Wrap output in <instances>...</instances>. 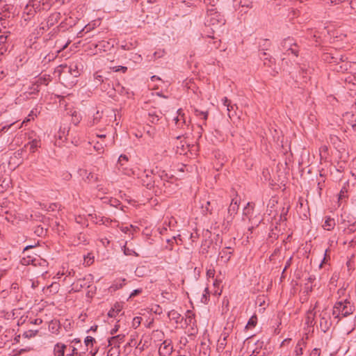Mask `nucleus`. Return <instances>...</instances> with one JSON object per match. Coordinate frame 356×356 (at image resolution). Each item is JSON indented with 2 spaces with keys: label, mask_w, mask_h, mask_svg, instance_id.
Wrapping results in <instances>:
<instances>
[{
  "label": "nucleus",
  "mask_w": 356,
  "mask_h": 356,
  "mask_svg": "<svg viewBox=\"0 0 356 356\" xmlns=\"http://www.w3.org/2000/svg\"><path fill=\"white\" fill-rule=\"evenodd\" d=\"M322 59L333 67V70L338 72H347L351 67V63L347 60V57L343 56L337 49H332L322 56Z\"/></svg>",
  "instance_id": "f257e3e1"
},
{
  "label": "nucleus",
  "mask_w": 356,
  "mask_h": 356,
  "mask_svg": "<svg viewBox=\"0 0 356 356\" xmlns=\"http://www.w3.org/2000/svg\"><path fill=\"white\" fill-rule=\"evenodd\" d=\"M207 22L213 26H222L225 24V19L216 8H212L207 10Z\"/></svg>",
  "instance_id": "f03ea898"
},
{
  "label": "nucleus",
  "mask_w": 356,
  "mask_h": 356,
  "mask_svg": "<svg viewBox=\"0 0 356 356\" xmlns=\"http://www.w3.org/2000/svg\"><path fill=\"white\" fill-rule=\"evenodd\" d=\"M92 282V275H88L83 279H78L72 284V291L74 292L80 291L84 287H90Z\"/></svg>",
  "instance_id": "7ed1b4c3"
},
{
  "label": "nucleus",
  "mask_w": 356,
  "mask_h": 356,
  "mask_svg": "<svg viewBox=\"0 0 356 356\" xmlns=\"http://www.w3.org/2000/svg\"><path fill=\"white\" fill-rule=\"evenodd\" d=\"M337 305H338L341 309L340 312H341V317H347L353 313L354 306L347 299L343 302H337Z\"/></svg>",
  "instance_id": "20e7f679"
},
{
  "label": "nucleus",
  "mask_w": 356,
  "mask_h": 356,
  "mask_svg": "<svg viewBox=\"0 0 356 356\" xmlns=\"http://www.w3.org/2000/svg\"><path fill=\"white\" fill-rule=\"evenodd\" d=\"M320 316V327L323 332H327L331 325L330 316L326 311H322L319 315Z\"/></svg>",
  "instance_id": "39448f33"
},
{
  "label": "nucleus",
  "mask_w": 356,
  "mask_h": 356,
  "mask_svg": "<svg viewBox=\"0 0 356 356\" xmlns=\"http://www.w3.org/2000/svg\"><path fill=\"white\" fill-rule=\"evenodd\" d=\"M151 173L160 181L159 187L161 186H165L166 184H168L169 186H172V181H170V179H171L172 177H169L165 171H157L156 172H154V170H152Z\"/></svg>",
  "instance_id": "423d86ee"
},
{
  "label": "nucleus",
  "mask_w": 356,
  "mask_h": 356,
  "mask_svg": "<svg viewBox=\"0 0 356 356\" xmlns=\"http://www.w3.org/2000/svg\"><path fill=\"white\" fill-rule=\"evenodd\" d=\"M142 184L147 188L151 189L154 186L159 187L160 181L158 180L157 177H155L154 175L152 177L151 175L146 174L142 179Z\"/></svg>",
  "instance_id": "0eeeda50"
},
{
  "label": "nucleus",
  "mask_w": 356,
  "mask_h": 356,
  "mask_svg": "<svg viewBox=\"0 0 356 356\" xmlns=\"http://www.w3.org/2000/svg\"><path fill=\"white\" fill-rule=\"evenodd\" d=\"M60 67L63 72H68L74 77H78L80 74L78 64L75 62L71 63L70 65H61Z\"/></svg>",
  "instance_id": "6e6552de"
},
{
  "label": "nucleus",
  "mask_w": 356,
  "mask_h": 356,
  "mask_svg": "<svg viewBox=\"0 0 356 356\" xmlns=\"http://www.w3.org/2000/svg\"><path fill=\"white\" fill-rule=\"evenodd\" d=\"M296 44L293 38L288 37L282 41L281 50L284 55H289V49H292V47L296 46Z\"/></svg>",
  "instance_id": "1a4fd4ad"
},
{
  "label": "nucleus",
  "mask_w": 356,
  "mask_h": 356,
  "mask_svg": "<svg viewBox=\"0 0 356 356\" xmlns=\"http://www.w3.org/2000/svg\"><path fill=\"white\" fill-rule=\"evenodd\" d=\"M173 346L170 340H165L161 345L159 353L161 356H170L172 352Z\"/></svg>",
  "instance_id": "9d476101"
},
{
  "label": "nucleus",
  "mask_w": 356,
  "mask_h": 356,
  "mask_svg": "<svg viewBox=\"0 0 356 356\" xmlns=\"http://www.w3.org/2000/svg\"><path fill=\"white\" fill-rule=\"evenodd\" d=\"M222 102L223 105L227 107L229 118L232 119L236 115V110L237 109V106L236 104H232L231 100L228 99L226 97L222 99Z\"/></svg>",
  "instance_id": "9b49d317"
},
{
  "label": "nucleus",
  "mask_w": 356,
  "mask_h": 356,
  "mask_svg": "<svg viewBox=\"0 0 356 356\" xmlns=\"http://www.w3.org/2000/svg\"><path fill=\"white\" fill-rule=\"evenodd\" d=\"M124 334H118L108 339V346L120 348V344L124 341Z\"/></svg>",
  "instance_id": "f8f14e48"
},
{
  "label": "nucleus",
  "mask_w": 356,
  "mask_h": 356,
  "mask_svg": "<svg viewBox=\"0 0 356 356\" xmlns=\"http://www.w3.org/2000/svg\"><path fill=\"white\" fill-rule=\"evenodd\" d=\"M128 156L125 154H121L118 159L117 167L119 170H121L124 174H129L126 164L128 163Z\"/></svg>",
  "instance_id": "ddd939ff"
},
{
  "label": "nucleus",
  "mask_w": 356,
  "mask_h": 356,
  "mask_svg": "<svg viewBox=\"0 0 356 356\" xmlns=\"http://www.w3.org/2000/svg\"><path fill=\"white\" fill-rule=\"evenodd\" d=\"M300 69L299 73H300V75H301V76H302V81L300 82V83H298V81H297V80L295 81V83H296L295 87H298V88L302 86L303 84L307 83V81L310 79V77L308 76V72H307L308 70L306 69H304L302 67H300Z\"/></svg>",
  "instance_id": "4468645a"
},
{
  "label": "nucleus",
  "mask_w": 356,
  "mask_h": 356,
  "mask_svg": "<svg viewBox=\"0 0 356 356\" xmlns=\"http://www.w3.org/2000/svg\"><path fill=\"white\" fill-rule=\"evenodd\" d=\"M233 254L231 247L225 248L219 254V258L225 263H227Z\"/></svg>",
  "instance_id": "2eb2a0df"
},
{
  "label": "nucleus",
  "mask_w": 356,
  "mask_h": 356,
  "mask_svg": "<svg viewBox=\"0 0 356 356\" xmlns=\"http://www.w3.org/2000/svg\"><path fill=\"white\" fill-rule=\"evenodd\" d=\"M162 113L160 111L152 110L148 113V120L152 124H156L161 118Z\"/></svg>",
  "instance_id": "dca6fc26"
},
{
  "label": "nucleus",
  "mask_w": 356,
  "mask_h": 356,
  "mask_svg": "<svg viewBox=\"0 0 356 356\" xmlns=\"http://www.w3.org/2000/svg\"><path fill=\"white\" fill-rule=\"evenodd\" d=\"M60 17L61 14L60 13L56 12L51 14L47 21V27L53 26L54 24L58 23L60 19Z\"/></svg>",
  "instance_id": "f3484780"
},
{
  "label": "nucleus",
  "mask_w": 356,
  "mask_h": 356,
  "mask_svg": "<svg viewBox=\"0 0 356 356\" xmlns=\"http://www.w3.org/2000/svg\"><path fill=\"white\" fill-rule=\"evenodd\" d=\"M92 45H94L95 48H97L99 51H106L110 50V49L113 47V44L110 43L108 41L102 40L99 41L97 43H92Z\"/></svg>",
  "instance_id": "a211bd4d"
},
{
  "label": "nucleus",
  "mask_w": 356,
  "mask_h": 356,
  "mask_svg": "<svg viewBox=\"0 0 356 356\" xmlns=\"http://www.w3.org/2000/svg\"><path fill=\"white\" fill-rule=\"evenodd\" d=\"M238 200L237 197L233 198L228 208V213L230 216H234L238 210Z\"/></svg>",
  "instance_id": "6ab92c4d"
},
{
  "label": "nucleus",
  "mask_w": 356,
  "mask_h": 356,
  "mask_svg": "<svg viewBox=\"0 0 356 356\" xmlns=\"http://www.w3.org/2000/svg\"><path fill=\"white\" fill-rule=\"evenodd\" d=\"M126 284V279H119L115 280V282L110 286L109 290L113 292L123 287Z\"/></svg>",
  "instance_id": "aec40b11"
},
{
  "label": "nucleus",
  "mask_w": 356,
  "mask_h": 356,
  "mask_svg": "<svg viewBox=\"0 0 356 356\" xmlns=\"http://www.w3.org/2000/svg\"><path fill=\"white\" fill-rule=\"evenodd\" d=\"M336 225V222L334 218L330 217H326L324 224L323 225V227L324 229L327 231H331L334 229Z\"/></svg>",
  "instance_id": "412c9836"
},
{
  "label": "nucleus",
  "mask_w": 356,
  "mask_h": 356,
  "mask_svg": "<svg viewBox=\"0 0 356 356\" xmlns=\"http://www.w3.org/2000/svg\"><path fill=\"white\" fill-rule=\"evenodd\" d=\"M66 346L63 343H58L55 345L54 348V353L55 356H64L65 349Z\"/></svg>",
  "instance_id": "4be33fe9"
},
{
  "label": "nucleus",
  "mask_w": 356,
  "mask_h": 356,
  "mask_svg": "<svg viewBox=\"0 0 356 356\" xmlns=\"http://www.w3.org/2000/svg\"><path fill=\"white\" fill-rule=\"evenodd\" d=\"M202 212L203 214L206 215L207 213H212L213 208L211 205V202L209 201H203L202 203Z\"/></svg>",
  "instance_id": "5701e85b"
},
{
  "label": "nucleus",
  "mask_w": 356,
  "mask_h": 356,
  "mask_svg": "<svg viewBox=\"0 0 356 356\" xmlns=\"http://www.w3.org/2000/svg\"><path fill=\"white\" fill-rule=\"evenodd\" d=\"M122 306L119 303L115 304L114 307H112L108 312V316L111 318H114L116 315L121 312Z\"/></svg>",
  "instance_id": "b1692460"
},
{
  "label": "nucleus",
  "mask_w": 356,
  "mask_h": 356,
  "mask_svg": "<svg viewBox=\"0 0 356 356\" xmlns=\"http://www.w3.org/2000/svg\"><path fill=\"white\" fill-rule=\"evenodd\" d=\"M259 56L260 58L264 60V63L265 65L270 66V65L274 62V58L268 57L267 54L264 51L261 52Z\"/></svg>",
  "instance_id": "393cba45"
},
{
  "label": "nucleus",
  "mask_w": 356,
  "mask_h": 356,
  "mask_svg": "<svg viewBox=\"0 0 356 356\" xmlns=\"http://www.w3.org/2000/svg\"><path fill=\"white\" fill-rule=\"evenodd\" d=\"M94 221L95 222L96 224L106 225V226H108L113 222L112 220H110L108 218H106V217L97 218V216H95V220H94Z\"/></svg>",
  "instance_id": "a878e982"
},
{
  "label": "nucleus",
  "mask_w": 356,
  "mask_h": 356,
  "mask_svg": "<svg viewBox=\"0 0 356 356\" xmlns=\"http://www.w3.org/2000/svg\"><path fill=\"white\" fill-rule=\"evenodd\" d=\"M315 313L314 312V309L312 310H309L307 313L306 316V323L308 325H312L314 321Z\"/></svg>",
  "instance_id": "bb28decb"
},
{
  "label": "nucleus",
  "mask_w": 356,
  "mask_h": 356,
  "mask_svg": "<svg viewBox=\"0 0 356 356\" xmlns=\"http://www.w3.org/2000/svg\"><path fill=\"white\" fill-rule=\"evenodd\" d=\"M340 307L337 305V302L335 303L333 310H332V316L334 318L337 319V323L340 321L341 317V312Z\"/></svg>",
  "instance_id": "cd10ccee"
},
{
  "label": "nucleus",
  "mask_w": 356,
  "mask_h": 356,
  "mask_svg": "<svg viewBox=\"0 0 356 356\" xmlns=\"http://www.w3.org/2000/svg\"><path fill=\"white\" fill-rule=\"evenodd\" d=\"M302 344H304L302 340L298 341V343L296 344L294 350V354L296 356H300L303 354V348L302 347Z\"/></svg>",
  "instance_id": "c85d7f7f"
},
{
  "label": "nucleus",
  "mask_w": 356,
  "mask_h": 356,
  "mask_svg": "<svg viewBox=\"0 0 356 356\" xmlns=\"http://www.w3.org/2000/svg\"><path fill=\"white\" fill-rule=\"evenodd\" d=\"M212 244L211 241H207L205 240L204 243H202L201 249H202V254H207L209 251V248L211 245Z\"/></svg>",
  "instance_id": "c756f323"
},
{
  "label": "nucleus",
  "mask_w": 356,
  "mask_h": 356,
  "mask_svg": "<svg viewBox=\"0 0 356 356\" xmlns=\"http://www.w3.org/2000/svg\"><path fill=\"white\" fill-rule=\"evenodd\" d=\"M27 145L30 146V152L33 153L35 152L37 148L40 147V141L34 139L32 141L29 142Z\"/></svg>",
  "instance_id": "7c9ffc66"
},
{
  "label": "nucleus",
  "mask_w": 356,
  "mask_h": 356,
  "mask_svg": "<svg viewBox=\"0 0 356 356\" xmlns=\"http://www.w3.org/2000/svg\"><path fill=\"white\" fill-rule=\"evenodd\" d=\"M257 323V316L256 315H253L250 318L245 327L248 329L254 327L256 326Z\"/></svg>",
  "instance_id": "2f4dec72"
},
{
  "label": "nucleus",
  "mask_w": 356,
  "mask_h": 356,
  "mask_svg": "<svg viewBox=\"0 0 356 356\" xmlns=\"http://www.w3.org/2000/svg\"><path fill=\"white\" fill-rule=\"evenodd\" d=\"M210 349L206 343H201L200 354L201 356H209Z\"/></svg>",
  "instance_id": "473e14b6"
},
{
  "label": "nucleus",
  "mask_w": 356,
  "mask_h": 356,
  "mask_svg": "<svg viewBox=\"0 0 356 356\" xmlns=\"http://www.w3.org/2000/svg\"><path fill=\"white\" fill-rule=\"evenodd\" d=\"M120 348L111 346V348L108 350L107 355L108 356H120Z\"/></svg>",
  "instance_id": "72a5a7b5"
},
{
  "label": "nucleus",
  "mask_w": 356,
  "mask_h": 356,
  "mask_svg": "<svg viewBox=\"0 0 356 356\" xmlns=\"http://www.w3.org/2000/svg\"><path fill=\"white\" fill-rule=\"evenodd\" d=\"M174 120L175 121V123L178 126V127H180L181 125V124H184L185 123V120H184V114H181V110L179 109L178 110V115L174 118Z\"/></svg>",
  "instance_id": "f704fd0d"
},
{
  "label": "nucleus",
  "mask_w": 356,
  "mask_h": 356,
  "mask_svg": "<svg viewBox=\"0 0 356 356\" xmlns=\"http://www.w3.org/2000/svg\"><path fill=\"white\" fill-rule=\"evenodd\" d=\"M86 181H88L90 183H97L99 181V177L97 175L90 172L87 175Z\"/></svg>",
  "instance_id": "c9c22d12"
},
{
  "label": "nucleus",
  "mask_w": 356,
  "mask_h": 356,
  "mask_svg": "<svg viewBox=\"0 0 356 356\" xmlns=\"http://www.w3.org/2000/svg\"><path fill=\"white\" fill-rule=\"evenodd\" d=\"M131 338L130 339L129 341L125 345L124 348L129 346V347H134L136 346L137 348L139 347V346L141 343V341L138 344H137V341L136 340V338L134 336L131 335Z\"/></svg>",
  "instance_id": "e433bc0d"
},
{
  "label": "nucleus",
  "mask_w": 356,
  "mask_h": 356,
  "mask_svg": "<svg viewBox=\"0 0 356 356\" xmlns=\"http://www.w3.org/2000/svg\"><path fill=\"white\" fill-rule=\"evenodd\" d=\"M112 89L118 92L122 95H126L128 93L127 90L123 86H120L119 83L117 84L115 87L113 86Z\"/></svg>",
  "instance_id": "4c0bfd02"
},
{
  "label": "nucleus",
  "mask_w": 356,
  "mask_h": 356,
  "mask_svg": "<svg viewBox=\"0 0 356 356\" xmlns=\"http://www.w3.org/2000/svg\"><path fill=\"white\" fill-rule=\"evenodd\" d=\"M348 189L346 186H343L339 194V202L347 197Z\"/></svg>",
  "instance_id": "58836bf2"
},
{
  "label": "nucleus",
  "mask_w": 356,
  "mask_h": 356,
  "mask_svg": "<svg viewBox=\"0 0 356 356\" xmlns=\"http://www.w3.org/2000/svg\"><path fill=\"white\" fill-rule=\"evenodd\" d=\"M166 242L168 243V245H166V248L169 250H172L173 249L174 243H177V237L172 236L171 238L167 239Z\"/></svg>",
  "instance_id": "ea45409f"
},
{
  "label": "nucleus",
  "mask_w": 356,
  "mask_h": 356,
  "mask_svg": "<svg viewBox=\"0 0 356 356\" xmlns=\"http://www.w3.org/2000/svg\"><path fill=\"white\" fill-rule=\"evenodd\" d=\"M162 187H163L164 193H170L176 188V185H175L172 183L171 186H169L168 184H166L165 186H161L160 188L162 189Z\"/></svg>",
  "instance_id": "a19ab883"
},
{
  "label": "nucleus",
  "mask_w": 356,
  "mask_h": 356,
  "mask_svg": "<svg viewBox=\"0 0 356 356\" xmlns=\"http://www.w3.org/2000/svg\"><path fill=\"white\" fill-rule=\"evenodd\" d=\"M102 118V113L97 111L93 115L92 123L91 125L97 124Z\"/></svg>",
  "instance_id": "79ce46f5"
},
{
  "label": "nucleus",
  "mask_w": 356,
  "mask_h": 356,
  "mask_svg": "<svg viewBox=\"0 0 356 356\" xmlns=\"http://www.w3.org/2000/svg\"><path fill=\"white\" fill-rule=\"evenodd\" d=\"M35 259H31V257L30 256H27V258H22V259L21 260V263L23 265H29V264H33V265H35L34 264L35 262Z\"/></svg>",
  "instance_id": "37998d69"
},
{
  "label": "nucleus",
  "mask_w": 356,
  "mask_h": 356,
  "mask_svg": "<svg viewBox=\"0 0 356 356\" xmlns=\"http://www.w3.org/2000/svg\"><path fill=\"white\" fill-rule=\"evenodd\" d=\"M72 123L74 124L75 125H77L79 123L80 120H81V118H80L79 113L76 111H74L72 114Z\"/></svg>",
  "instance_id": "c03bdc74"
},
{
  "label": "nucleus",
  "mask_w": 356,
  "mask_h": 356,
  "mask_svg": "<svg viewBox=\"0 0 356 356\" xmlns=\"http://www.w3.org/2000/svg\"><path fill=\"white\" fill-rule=\"evenodd\" d=\"M195 113L197 116L201 117L204 120H206L208 118V112L207 111H201L197 109H195Z\"/></svg>",
  "instance_id": "a18cd8bd"
},
{
  "label": "nucleus",
  "mask_w": 356,
  "mask_h": 356,
  "mask_svg": "<svg viewBox=\"0 0 356 356\" xmlns=\"http://www.w3.org/2000/svg\"><path fill=\"white\" fill-rule=\"evenodd\" d=\"M168 316L173 320L177 321L180 318V314L175 310H171L168 312Z\"/></svg>",
  "instance_id": "49530a36"
},
{
  "label": "nucleus",
  "mask_w": 356,
  "mask_h": 356,
  "mask_svg": "<svg viewBox=\"0 0 356 356\" xmlns=\"http://www.w3.org/2000/svg\"><path fill=\"white\" fill-rule=\"evenodd\" d=\"M33 116H37V109L36 108H34V109H32L30 112V113L29 114V116L27 118H26L23 122H22V124H24L27 122H29L31 120V118L32 119H33Z\"/></svg>",
  "instance_id": "de8ad7c7"
},
{
  "label": "nucleus",
  "mask_w": 356,
  "mask_h": 356,
  "mask_svg": "<svg viewBox=\"0 0 356 356\" xmlns=\"http://www.w3.org/2000/svg\"><path fill=\"white\" fill-rule=\"evenodd\" d=\"M226 346V337H225L222 339L218 340V344L217 349L222 350Z\"/></svg>",
  "instance_id": "09e8293b"
},
{
  "label": "nucleus",
  "mask_w": 356,
  "mask_h": 356,
  "mask_svg": "<svg viewBox=\"0 0 356 356\" xmlns=\"http://www.w3.org/2000/svg\"><path fill=\"white\" fill-rule=\"evenodd\" d=\"M299 47L296 43V46L292 47V49H289V54H291L294 56L298 57L299 54Z\"/></svg>",
  "instance_id": "8fccbe9b"
},
{
  "label": "nucleus",
  "mask_w": 356,
  "mask_h": 356,
  "mask_svg": "<svg viewBox=\"0 0 356 356\" xmlns=\"http://www.w3.org/2000/svg\"><path fill=\"white\" fill-rule=\"evenodd\" d=\"M94 79L97 84L102 83L104 82V80L103 79V76L98 74V72H96L94 74Z\"/></svg>",
  "instance_id": "3c124183"
},
{
  "label": "nucleus",
  "mask_w": 356,
  "mask_h": 356,
  "mask_svg": "<svg viewBox=\"0 0 356 356\" xmlns=\"http://www.w3.org/2000/svg\"><path fill=\"white\" fill-rule=\"evenodd\" d=\"M84 342H85L86 346H89L90 345L92 346L93 343L95 342V339L92 337L88 336L85 339Z\"/></svg>",
  "instance_id": "603ef678"
},
{
  "label": "nucleus",
  "mask_w": 356,
  "mask_h": 356,
  "mask_svg": "<svg viewBox=\"0 0 356 356\" xmlns=\"http://www.w3.org/2000/svg\"><path fill=\"white\" fill-rule=\"evenodd\" d=\"M256 344L257 347L252 351V354H250L249 356H258L261 353V346L259 347L260 343H257Z\"/></svg>",
  "instance_id": "864d4df0"
},
{
  "label": "nucleus",
  "mask_w": 356,
  "mask_h": 356,
  "mask_svg": "<svg viewBox=\"0 0 356 356\" xmlns=\"http://www.w3.org/2000/svg\"><path fill=\"white\" fill-rule=\"evenodd\" d=\"M46 232L47 231L44 230L43 229V227L38 226V227H36V229L35 230V234H36L39 236H41L45 234Z\"/></svg>",
  "instance_id": "5fc2aeb1"
},
{
  "label": "nucleus",
  "mask_w": 356,
  "mask_h": 356,
  "mask_svg": "<svg viewBox=\"0 0 356 356\" xmlns=\"http://www.w3.org/2000/svg\"><path fill=\"white\" fill-rule=\"evenodd\" d=\"M134 44L131 42H129V43H125L124 44H122L120 46V48L123 50H125V51H128V50H131L134 48Z\"/></svg>",
  "instance_id": "6e6d98bb"
},
{
  "label": "nucleus",
  "mask_w": 356,
  "mask_h": 356,
  "mask_svg": "<svg viewBox=\"0 0 356 356\" xmlns=\"http://www.w3.org/2000/svg\"><path fill=\"white\" fill-rule=\"evenodd\" d=\"M113 70L114 72H120L122 71V72H126L127 70V67L124 66H115L113 67Z\"/></svg>",
  "instance_id": "4d7b16f0"
},
{
  "label": "nucleus",
  "mask_w": 356,
  "mask_h": 356,
  "mask_svg": "<svg viewBox=\"0 0 356 356\" xmlns=\"http://www.w3.org/2000/svg\"><path fill=\"white\" fill-rule=\"evenodd\" d=\"M60 208V205L58 203H51L49 205L47 209L48 211H55Z\"/></svg>",
  "instance_id": "13d9d810"
},
{
  "label": "nucleus",
  "mask_w": 356,
  "mask_h": 356,
  "mask_svg": "<svg viewBox=\"0 0 356 356\" xmlns=\"http://www.w3.org/2000/svg\"><path fill=\"white\" fill-rule=\"evenodd\" d=\"M188 314V316L186 317V321L187 324H191L192 323V320L194 318V314H192L190 311L187 312Z\"/></svg>",
  "instance_id": "bf43d9fd"
},
{
  "label": "nucleus",
  "mask_w": 356,
  "mask_h": 356,
  "mask_svg": "<svg viewBox=\"0 0 356 356\" xmlns=\"http://www.w3.org/2000/svg\"><path fill=\"white\" fill-rule=\"evenodd\" d=\"M287 211H288V210L285 211L284 209L283 208L282 212L280 214V221L284 222V221L286 220V213H287Z\"/></svg>",
  "instance_id": "052dcab7"
},
{
  "label": "nucleus",
  "mask_w": 356,
  "mask_h": 356,
  "mask_svg": "<svg viewBox=\"0 0 356 356\" xmlns=\"http://www.w3.org/2000/svg\"><path fill=\"white\" fill-rule=\"evenodd\" d=\"M320 355H321L320 349H318V348H314L312 350L309 356H320Z\"/></svg>",
  "instance_id": "680f3d73"
},
{
  "label": "nucleus",
  "mask_w": 356,
  "mask_h": 356,
  "mask_svg": "<svg viewBox=\"0 0 356 356\" xmlns=\"http://www.w3.org/2000/svg\"><path fill=\"white\" fill-rule=\"evenodd\" d=\"M141 292H142L141 289H135L131 292V293L129 296V298L135 297L136 296L140 294Z\"/></svg>",
  "instance_id": "e2e57ef3"
},
{
  "label": "nucleus",
  "mask_w": 356,
  "mask_h": 356,
  "mask_svg": "<svg viewBox=\"0 0 356 356\" xmlns=\"http://www.w3.org/2000/svg\"><path fill=\"white\" fill-rule=\"evenodd\" d=\"M251 207V209H253V207H252V206L250 205V202H248V203L247 204V207L244 209V211H243V214H244V215L247 216V215H248V214L250 213V209L249 207Z\"/></svg>",
  "instance_id": "0e129e2a"
},
{
  "label": "nucleus",
  "mask_w": 356,
  "mask_h": 356,
  "mask_svg": "<svg viewBox=\"0 0 356 356\" xmlns=\"http://www.w3.org/2000/svg\"><path fill=\"white\" fill-rule=\"evenodd\" d=\"M85 261L87 263V265H90L93 262V257H90V254H88L86 257H85Z\"/></svg>",
  "instance_id": "69168bd1"
},
{
  "label": "nucleus",
  "mask_w": 356,
  "mask_h": 356,
  "mask_svg": "<svg viewBox=\"0 0 356 356\" xmlns=\"http://www.w3.org/2000/svg\"><path fill=\"white\" fill-rule=\"evenodd\" d=\"M215 275V270L213 269H209L207 271V275L209 277H213Z\"/></svg>",
  "instance_id": "338daca9"
},
{
  "label": "nucleus",
  "mask_w": 356,
  "mask_h": 356,
  "mask_svg": "<svg viewBox=\"0 0 356 356\" xmlns=\"http://www.w3.org/2000/svg\"><path fill=\"white\" fill-rule=\"evenodd\" d=\"M73 356H80V354L77 352V349L75 347H72V352L70 353Z\"/></svg>",
  "instance_id": "774afa93"
}]
</instances>
